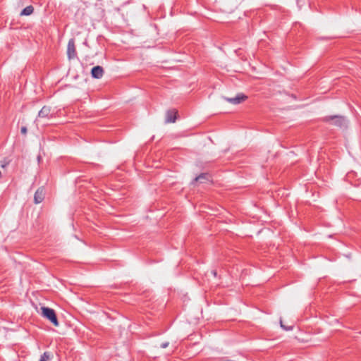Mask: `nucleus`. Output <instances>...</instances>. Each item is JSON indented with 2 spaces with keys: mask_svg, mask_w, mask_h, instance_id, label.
<instances>
[{
  "mask_svg": "<svg viewBox=\"0 0 361 361\" xmlns=\"http://www.w3.org/2000/svg\"><path fill=\"white\" fill-rule=\"evenodd\" d=\"M324 121L339 128H346L348 121L342 116H327L324 118Z\"/></svg>",
  "mask_w": 361,
  "mask_h": 361,
  "instance_id": "1",
  "label": "nucleus"
},
{
  "mask_svg": "<svg viewBox=\"0 0 361 361\" xmlns=\"http://www.w3.org/2000/svg\"><path fill=\"white\" fill-rule=\"evenodd\" d=\"M42 316L46 319H47L53 325L55 326H59V321L57 319V317L55 311L47 307H42Z\"/></svg>",
  "mask_w": 361,
  "mask_h": 361,
  "instance_id": "2",
  "label": "nucleus"
},
{
  "mask_svg": "<svg viewBox=\"0 0 361 361\" xmlns=\"http://www.w3.org/2000/svg\"><path fill=\"white\" fill-rule=\"evenodd\" d=\"M54 116V111L51 110V108L50 106H44L42 108V109L39 111L36 121L38 120V118L50 119L53 118Z\"/></svg>",
  "mask_w": 361,
  "mask_h": 361,
  "instance_id": "3",
  "label": "nucleus"
},
{
  "mask_svg": "<svg viewBox=\"0 0 361 361\" xmlns=\"http://www.w3.org/2000/svg\"><path fill=\"white\" fill-rule=\"evenodd\" d=\"M67 56L69 60L76 58L77 53L75 47V40L71 38L69 39L67 46Z\"/></svg>",
  "mask_w": 361,
  "mask_h": 361,
  "instance_id": "4",
  "label": "nucleus"
},
{
  "mask_svg": "<svg viewBox=\"0 0 361 361\" xmlns=\"http://www.w3.org/2000/svg\"><path fill=\"white\" fill-rule=\"evenodd\" d=\"M247 97L243 93L238 94L234 97H223V99L232 104H238L247 99Z\"/></svg>",
  "mask_w": 361,
  "mask_h": 361,
  "instance_id": "5",
  "label": "nucleus"
},
{
  "mask_svg": "<svg viewBox=\"0 0 361 361\" xmlns=\"http://www.w3.org/2000/svg\"><path fill=\"white\" fill-rule=\"evenodd\" d=\"M44 199V190L39 188L37 190L34 195V202L35 204L41 203Z\"/></svg>",
  "mask_w": 361,
  "mask_h": 361,
  "instance_id": "6",
  "label": "nucleus"
},
{
  "mask_svg": "<svg viewBox=\"0 0 361 361\" xmlns=\"http://www.w3.org/2000/svg\"><path fill=\"white\" fill-rule=\"evenodd\" d=\"M104 69L100 66H94L91 70V75L92 78L99 79L103 76Z\"/></svg>",
  "mask_w": 361,
  "mask_h": 361,
  "instance_id": "7",
  "label": "nucleus"
},
{
  "mask_svg": "<svg viewBox=\"0 0 361 361\" xmlns=\"http://www.w3.org/2000/svg\"><path fill=\"white\" fill-rule=\"evenodd\" d=\"M177 112L175 110H169L166 114V123H174L176 120Z\"/></svg>",
  "mask_w": 361,
  "mask_h": 361,
  "instance_id": "8",
  "label": "nucleus"
},
{
  "mask_svg": "<svg viewBox=\"0 0 361 361\" xmlns=\"http://www.w3.org/2000/svg\"><path fill=\"white\" fill-rule=\"evenodd\" d=\"M34 11V8L32 6H27L25 8H23L20 13V16H30Z\"/></svg>",
  "mask_w": 361,
  "mask_h": 361,
  "instance_id": "9",
  "label": "nucleus"
},
{
  "mask_svg": "<svg viewBox=\"0 0 361 361\" xmlns=\"http://www.w3.org/2000/svg\"><path fill=\"white\" fill-rule=\"evenodd\" d=\"M205 180H207V173H201L198 176H197L192 182V184L195 182L203 183Z\"/></svg>",
  "mask_w": 361,
  "mask_h": 361,
  "instance_id": "10",
  "label": "nucleus"
},
{
  "mask_svg": "<svg viewBox=\"0 0 361 361\" xmlns=\"http://www.w3.org/2000/svg\"><path fill=\"white\" fill-rule=\"evenodd\" d=\"M50 359V353L44 352L40 357L39 361H48Z\"/></svg>",
  "mask_w": 361,
  "mask_h": 361,
  "instance_id": "11",
  "label": "nucleus"
},
{
  "mask_svg": "<svg viewBox=\"0 0 361 361\" xmlns=\"http://www.w3.org/2000/svg\"><path fill=\"white\" fill-rule=\"evenodd\" d=\"M169 342H164V343H162L160 346L161 348H166L169 346Z\"/></svg>",
  "mask_w": 361,
  "mask_h": 361,
  "instance_id": "12",
  "label": "nucleus"
},
{
  "mask_svg": "<svg viewBox=\"0 0 361 361\" xmlns=\"http://www.w3.org/2000/svg\"><path fill=\"white\" fill-rule=\"evenodd\" d=\"M20 132L22 134H26L27 133V128L25 126H23L20 129Z\"/></svg>",
  "mask_w": 361,
  "mask_h": 361,
  "instance_id": "13",
  "label": "nucleus"
},
{
  "mask_svg": "<svg viewBox=\"0 0 361 361\" xmlns=\"http://www.w3.org/2000/svg\"><path fill=\"white\" fill-rule=\"evenodd\" d=\"M280 324H281V326L283 329H286V330H290V329H292V327H288H288L285 326L283 324V323H282V321H281V320L280 321Z\"/></svg>",
  "mask_w": 361,
  "mask_h": 361,
  "instance_id": "14",
  "label": "nucleus"
},
{
  "mask_svg": "<svg viewBox=\"0 0 361 361\" xmlns=\"http://www.w3.org/2000/svg\"><path fill=\"white\" fill-rule=\"evenodd\" d=\"M211 274H212L214 277H216V276H217V271H216V270H212V271H211Z\"/></svg>",
  "mask_w": 361,
  "mask_h": 361,
  "instance_id": "15",
  "label": "nucleus"
}]
</instances>
